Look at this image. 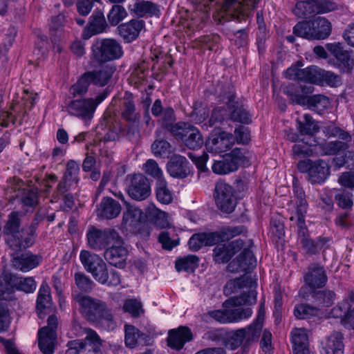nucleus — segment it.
I'll use <instances>...</instances> for the list:
<instances>
[{
  "label": "nucleus",
  "instance_id": "1",
  "mask_svg": "<svg viewBox=\"0 0 354 354\" xmlns=\"http://www.w3.org/2000/svg\"><path fill=\"white\" fill-rule=\"evenodd\" d=\"M128 122L122 124L115 115L106 113L97 127V132L104 142L118 141L121 138L132 142L139 137L140 122Z\"/></svg>",
  "mask_w": 354,
  "mask_h": 354
},
{
  "label": "nucleus",
  "instance_id": "2",
  "mask_svg": "<svg viewBox=\"0 0 354 354\" xmlns=\"http://www.w3.org/2000/svg\"><path fill=\"white\" fill-rule=\"evenodd\" d=\"M73 297L79 304L80 313L86 320L95 324H106L109 328H115L116 324L113 322V315L105 302L80 293Z\"/></svg>",
  "mask_w": 354,
  "mask_h": 354
},
{
  "label": "nucleus",
  "instance_id": "3",
  "mask_svg": "<svg viewBox=\"0 0 354 354\" xmlns=\"http://www.w3.org/2000/svg\"><path fill=\"white\" fill-rule=\"evenodd\" d=\"M256 286L257 281L251 277L242 276L229 281L226 283L225 288L230 289L232 292H237L244 288H249L250 290L248 292H243L239 296L230 298L225 301L224 304L235 307L255 304L257 292L254 288Z\"/></svg>",
  "mask_w": 354,
  "mask_h": 354
},
{
  "label": "nucleus",
  "instance_id": "4",
  "mask_svg": "<svg viewBox=\"0 0 354 354\" xmlns=\"http://www.w3.org/2000/svg\"><path fill=\"white\" fill-rule=\"evenodd\" d=\"M109 87L104 88L95 97L83 98L71 100L66 106V110L71 115L87 121L93 118L95 109L109 95Z\"/></svg>",
  "mask_w": 354,
  "mask_h": 354
},
{
  "label": "nucleus",
  "instance_id": "5",
  "mask_svg": "<svg viewBox=\"0 0 354 354\" xmlns=\"http://www.w3.org/2000/svg\"><path fill=\"white\" fill-rule=\"evenodd\" d=\"M93 59L97 63H106L120 58L123 55L120 44L113 39H97L91 47Z\"/></svg>",
  "mask_w": 354,
  "mask_h": 354
},
{
  "label": "nucleus",
  "instance_id": "6",
  "mask_svg": "<svg viewBox=\"0 0 354 354\" xmlns=\"http://www.w3.org/2000/svg\"><path fill=\"white\" fill-rule=\"evenodd\" d=\"M297 169L300 172L307 174V179L312 184H321L330 175L328 163L320 159L315 161L310 159L300 160L297 163Z\"/></svg>",
  "mask_w": 354,
  "mask_h": 354
},
{
  "label": "nucleus",
  "instance_id": "7",
  "mask_svg": "<svg viewBox=\"0 0 354 354\" xmlns=\"http://www.w3.org/2000/svg\"><path fill=\"white\" fill-rule=\"evenodd\" d=\"M214 199L217 207L223 213H232L236 205V191L223 180L216 182L214 188Z\"/></svg>",
  "mask_w": 354,
  "mask_h": 354
},
{
  "label": "nucleus",
  "instance_id": "8",
  "mask_svg": "<svg viewBox=\"0 0 354 354\" xmlns=\"http://www.w3.org/2000/svg\"><path fill=\"white\" fill-rule=\"evenodd\" d=\"M119 232L115 229H98L91 225L86 233L87 243L90 248L100 251L106 250L113 241L118 238Z\"/></svg>",
  "mask_w": 354,
  "mask_h": 354
},
{
  "label": "nucleus",
  "instance_id": "9",
  "mask_svg": "<svg viewBox=\"0 0 354 354\" xmlns=\"http://www.w3.org/2000/svg\"><path fill=\"white\" fill-rule=\"evenodd\" d=\"M299 229L298 235L303 249L310 255L315 254L322 250L328 248L330 239L327 237H318L316 240L309 238L305 220L296 221Z\"/></svg>",
  "mask_w": 354,
  "mask_h": 354
},
{
  "label": "nucleus",
  "instance_id": "10",
  "mask_svg": "<svg viewBox=\"0 0 354 354\" xmlns=\"http://www.w3.org/2000/svg\"><path fill=\"white\" fill-rule=\"evenodd\" d=\"M57 327L56 316L50 315L47 319V326L39 329L38 332V344L44 354H53L54 353Z\"/></svg>",
  "mask_w": 354,
  "mask_h": 354
},
{
  "label": "nucleus",
  "instance_id": "11",
  "mask_svg": "<svg viewBox=\"0 0 354 354\" xmlns=\"http://www.w3.org/2000/svg\"><path fill=\"white\" fill-rule=\"evenodd\" d=\"M127 257L128 250L124 246L122 236L119 234L118 238L114 239L105 250L104 258L109 264L119 268H124L127 264Z\"/></svg>",
  "mask_w": 354,
  "mask_h": 354
},
{
  "label": "nucleus",
  "instance_id": "12",
  "mask_svg": "<svg viewBox=\"0 0 354 354\" xmlns=\"http://www.w3.org/2000/svg\"><path fill=\"white\" fill-rule=\"evenodd\" d=\"M234 142L232 134L214 130L205 142L207 150L211 153H222L230 149Z\"/></svg>",
  "mask_w": 354,
  "mask_h": 354
},
{
  "label": "nucleus",
  "instance_id": "13",
  "mask_svg": "<svg viewBox=\"0 0 354 354\" xmlns=\"http://www.w3.org/2000/svg\"><path fill=\"white\" fill-rule=\"evenodd\" d=\"M174 136L181 140L187 148L192 150L201 148L204 143L200 131L189 122H185V127H182Z\"/></svg>",
  "mask_w": 354,
  "mask_h": 354
},
{
  "label": "nucleus",
  "instance_id": "14",
  "mask_svg": "<svg viewBox=\"0 0 354 354\" xmlns=\"http://www.w3.org/2000/svg\"><path fill=\"white\" fill-rule=\"evenodd\" d=\"M11 258L12 267L23 272H29L38 267L43 261L41 255L33 254L30 251L11 254Z\"/></svg>",
  "mask_w": 354,
  "mask_h": 354
},
{
  "label": "nucleus",
  "instance_id": "15",
  "mask_svg": "<svg viewBox=\"0 0 354 354\" xmlns=\"http://www.w3.org/2000/svg\"><path fill=\"white\" fill-rule=\"evenodd\" d=\"M109 24L101 10H95L89 17L88 23L83 29L82 37L88 39L94 35L106 32Z\"/></svg>",
  "mask_w": 354,
  "mask_h": 354
},
{
  "label": "nucleus",
  "instance_id": "16",
  "mask_svg": "<svg viewBox=\"0 0 354 354\" xmlns=\"http://www.w3.org/2000/svg\"><path fill=\"white\" fill-rule=\"evenodd\" d=\"M304 281L311 291L325 286L328 277L324 267L319 263H312L304 275Z\"/></svg>",
  "mask_w": 354,
  "mask_h": 354
},
{
  "label": "nucleus",
  "instance_id": "17",
  "mask_svg": "<svg viewBox=\"0 0 354 354\" xmlns=\"http://www.w3.org/2000/svg\"><path fill=\"white\" fill-rule=\"evenodd\" d=\"M36 238L23 227L18 233L6 237V243L8 248L12 251V254H15L32 246L35 243Z\"/></svg>",
  "mask_w": 354,
  "mask_h": 354
},
{
  "label": "nucleus",
  "instance_id": "18",
  "mask_svg": "<svg viewBox=\"0 0 354 354\" xmlns=\"http://www.w3.org/2000/svg\"><path fill=\"white\" fill-rule=\"evenodd\" d=\"M73 330L77 335H86L85 344L82 354H102V340L95 331L91 328H82L78 324H74Z\"/></svg>",
  "mask_w": 354,
  "mask_h": 354
},
{
  "label": "nucleus",
  "instance_id": "19",
  "mask_svg": "<svg viewBox=\"0 0 354 354\" xmlns=\"http://www.w3.org/2000/svg\"><path fill=\"white\" fill-rule=\"evenodd\" d=\"M127 192L129 196L135 201L145 200L151 194L150 183L148 178L140 174L133 175Z\"/></svg>",
  "mask_w": 354,
  "mask_h": 354
},
{
  "label": "nucleus",
  "instance_id": "20",
  "mask_svg": "<svg viewBox=\"0 0 354 354\" xmlns=\"http://www.w3.org/2000/svg\"><path fill=\"white\" fill-rule=\"evenodd\" d=\"M257 261L253 252L248 248H244L241 254L232 260L227 267L230 272H249L256 266Z\"/></svg>",
  "mask_w": 354,
  "mask_h": 354
},
{
  "label": "nucleus",
  "instance_id": "21",
  "mask_svg": "<svg viewBox=\"0 0 354 354\" xmlns=\"http://www.w3.org/2000/svg\"><path fill=\"white\" fill-rule=\"evenodd\" d=\"M292 101L300 105H308L310 109L319 114H322L330 104L329 99L323 95L308 96L294 94L292 95Z\"/></svg>",
  "mask_w": 354,
  "mask_h": 354
},
{
  "label": "nucleus",
  "instance_id": "22",
  "mask_svg": "<svg viewBox=\"0 0 354 354\" xmlns=\"http://www.w3.org/2000/svg\"><path fill=\"white\" fill-rule=\"evenodd\" d=\"M261 0H245L242 3L239 0H224L221 7V12L229 15L231 18L238 17L239 14L254 9Z\"/></svg>",
  "mask_w": 354,
  "mask_h": 354
},
{
  "label": "nucleus",
  "instance_id": "23",
  "mask_svg": "<svg viewBox=\"0 0 354 354\" xmlns=\"http://www.w3.org/2000/svg\"><path fill=\"white\" fill-rule=\"evenodd\" d=\"M192 339L193 334L191 329L187 326H180L169 331L167 345L173 349L180 351Z\"/></svg>",
  "mask_w": 354,
  "mask_h": 354
},
{
  "label": "nucleus",
  "instance_id": "24",
  "mask_svg": "<svg viewBox=\"0 0 354 354\" xmlns=\"http://www.w3.org/2000/svg\"><path fill=\"white\" fill-rule=\"evenodd\" d=\"M328 50L335 57L337 66L343 73H349L352 69L353 60L347 50L344 49L340 43L328 44L326 45Z\"/></svg>",
  "mask_w": 354,
  "mask_h": 354
},
{
  "label": "nucleus",
  "instance_id": "25",
  "mask_svg": "<svg viewBox=\"0 0 354 354\" xmlns=\"http://www.w3.org/2000/svg\"><path fill=\"white\" fill-rule=\"evenodd\" d=\"M167 169L173 178L183 179L187 177L190 173L189 162L185 157L174 154L167 162Z\"/></svg>",
  "mask_w": 354,
  "mask_h": 354
},
{
  "label": "nucleus",
  "instance_id": "26",
  "mask_svg": "<svg viewBox=\"0 0 354 354\" xmlns=\"http://www.w3.org/2000/svg\"><path fill=\"white\" fill-rule=\"evenodd\" d=\"M124 342L125 345L131 348L138 345H149L151 344L150 335L140 331L133 325H124Z\"/></svg>",
  "mask_w": 354,
  "mask_h": 354
},
{
  "label": "nucleus",
  "instance_id": "27",
  "mask_svg": "<svg viewBox=\"0 0 354 354\" xmlns=\"http://www.w3.org/2000/svg\"><path fill=\"white\" fill-rule=\"evenodd\" d=\"M144 26L143 20L132 19L127 23L119 25L117 30L123 40L127 43H130L137 39Z\"/></svg>",
  "mask_w": 354,
  "mask_h": 354
},
{
  "label": "nucleus",
  "instance_id": "28",
  "mask_svg": "<svg viewBox=\"0 0 354 354\" xmlns=\"http://www.w3.org/2000/svg\"><path fill=\"white\" fill-rule=\"evenodd\" d=\"M220 236L217 232L198 233L193 234L189 240V248L198 251L203 246L213 245L219 243Z\"/></svg>",
  "mask_w": 354,
  "mask_h": 354
},
{
  "label": "nucleus",
  "instance_id": "29",
  "mask_svg": "<svg viewBox=\"0 0 354 354\" xmlns=\"http://www.w3.org/2000/svg\"><path fill=\"white\" fill-rule=\"evenodd\" d=\"M13 274L3 272L0 275V301H11L15 300L16 286Z\"/></svg>",
  "mask_w": 354,
  "mask_h": 354
},
{
  "label": "nucleus",
  "instance_id": "30",
  "mask_svg": "<svg viewBox=\"0 0 354 354\" xmlns=\"http://www.w3.org/2000/svg\"><path fill=\"white\" fill-rule=\"evenodd\" d=\"M227 99V106L231 110L230 118L234 122L249 124L251 122L250 113L243 108V105L235 101V96L229 93L226 97Z\"/></svg>",
  "mask_w": 354,
  "mask_h": 354
},
{
  "label": "nucleus",
  "instance_id": "31",
  "mask_svg": "<svg viewBox=\"0 0 354 354\" xmlns=\"http://www.w3.org/2000/svg\"><path fill=\"white\" fill-rule=\"evenodd\" d=\"M263 326L262 324L252 322L250 325L240 328L244 342L243 351H248L251 346L259 341Z\"/></svg>",
  "mask_w": 354,
  "mask_h": 354
},
{
  "label": "nucleus",
  "instance_id": "32",
  "mask_svg": "<svg viewBox=\"0 0 354 354\" xmlns=\"http://www.w3.org/2000/svg\"><path fill=\"white\" fill-rule=\"evenodd\" d=\"M343 335L334 331L322 342V354H343Z\"/></svg>",
  "mask_w": 354,
  "mask_h": 354
},
{
  "label": "nucleus",
  "instance_id": "33",
  "mask_svg": "<svg viewBox=\"0 0 354 354\" xmlns=\"http://www.w3.org/2000/svg\"><path fill=\"white\" fill-rule=\"evenodd\" d=\"M115 68L110 65L102 66L98 70L87 71L91 83L97 86H104L110 82L114 72Z\"/></svg>",
  "mask_w": 354,
  "mask_h": 354
},
{
  "label": "nucleus",
  "instance_id": "34",
  "mask_svg": "<svg viewBox=\"0 0 354 354\" xmlns=\"http://www.w3.org/2000/svg\"><path fill=\"white\" fill-rule=\"evenodd\" d=\"M293 192L297 198L296 215L291 216L290 220L296 221L304 220L307 211L308 204L306 200V195L303 188L298 185V180L294 178L292 182Z\"/></svg>",
  "mask_w": 354,
  "mask_h": 354
},
{
  "label": "nucleus",
  "instance_id": "35",
  "mask_svg": "<svg viewBox=\"0 0 354 354\" xmlns=\"http://www.w3.org/2000/svg\"><path fill=\"white\" fill-rule=\"evenodd\" d=\"M99 215L107 219H112L117 217L121 212L120 204L111 197H104L100 203V207L98 209Z\"/></svg>",
  "mask_w": 354,
  "mask_h": 354
},
{
  "label": "nucleus",
  "instance_id": "36",
  "mask_svg": "<svg viewBox=\"0 0 354 354\" xmlns=\"http://www.w3.org/2000/svg\"><path fill=\"white\" fill-rule=\"evenodd\" d=\"M297 129L300 136H313L319 131V127L313 117L306 113L296 120Z\"/></svg>",
  "mask_w": 354,
  "mask_h": 354
},
{
  "label": "nucleus",
  "instance_id": "37",
  "mask_svg": "<svg viewBox=\"0 0 354 354\" xmlns=\"http://www.w3.org/2000/svg\"><path fill=\"white\" fill-rule=\"evenodd\" d=\"M160 116L162 127L169 131L172 136L176 134V132H178L182 127H185V122L174 123L176 120L175 113L173 108L170 106L165 108Z\"/></svg>",
  "mask_w": 354,
  "mask_h": 354
},
{
  "label": "nucleus",
  "instance_id": "38",
  "mask_svg": "<svg viewBox=\"0 0 354 354\" xmlns=\"http://www.w3.org/2000/svg\"><path fill=\"white\" fill-rule=\"evenodd\" d=\"M311 21V28L315 39H325L329 37L332 30V25L327 19L318 17Z\"/></svg>",
  "mask_w": 354,
  "mask_h": 354
},
{
  "label": "nucleus",
  "instance_id": "39",
  "mask_svg": "<svg viewBox=\"0 0 354 354\" xmlns=\"http://www.w3.org/2000/svg\"><path fill=\"white\" fill-rule=\"evenodd\" d=\"M310 296L313 304L319 308V307H329L332 306L336 295L333 290L326 289L312 290L310 292Z\"/></svg>",
  "mask_w": 354,
  "mask_h": 354
},
{
  "label": "nucleus",
  "instance_id": "40",
  "mask_svg": "<svg viewBox=\"0 0 354 354\" xmlns=\"http://www.w3.org/2000/svg\"><path fill=\"white\" fill-rule=\"evenodd\" d=\"M51 296L50 288L47 284H41L37 299V310L40 318H44L45 310L50 306Z\"/></svg>",
  "mask_w": 354,
  "mask_h": 354
},
{
  "label": "nucleus",
  "instance_id": "41",
  "mask_svg": "<svg viewBox=\"0 0 354 354\" xmlns=\"http://www.w3.org/2000/svg\"><path fill=\"white\" fill-rule=\"evenodd\" d=\"M155 191L156 198L160 203L168 205L172 202L174 194L168 187L165 179H159L156 181Z\"/></svg>",
  "mask_w": 354,
  "mask_h": 354
},
{
  "label": "nucleus",
  "instance_id": "42",
  "mask_svg": "<svg viewBox=\"0 0 354 354\" xmlns=\"http://www.w3.org/2000/svg\"><path fill=\"white\" fill-rule=\"evenodd\" d=\"M121 115L127 122H140V113L136 111L133 100L127 97L121 102Z\"/></svg>",
  "mask_w": 354,
  "mask_h": 354
},
{
  "label": "nucleus",
  "instance_id": "43",
  "mask_svg": "<svg viewBox=\"0 0 354 354\" xmlns=\"http://www.w3.org/2000/svg\"><path fill=\"white\" fill-rule=\"evenodd\" d=\"M131 10L140 17L147 15H156L159 12L158 6L149 1H137Z\"/></svg>",
  "mask_w": 354,
  "mask_h": 354
},
{
  "label": "nucleus",
  "instance_id": "44",
  "mask_svg": "<svg viewBox=\"0 0 354 354\" xmlns=\"http://www.w3.org/2000/svg\"><path fill=\"white\" fill-rule=\"evenodd\" d=\"M21 213L15 211L10 212L8 215L7 221L3 226V233L6 237L21 231Z\"/></svg>",
  "mask_w": 354,
  "mask_h": 354
},
{
  "label": "nucleus",
  "instance_id": "45",
  "mask_svg": "<svg viewBox=\"0 0 354 354\" xmlns=\"http://www.w3.org/2000/svg\"><path fill=\"white\" fill-rule=\"evenodd\" d=\"M199 259L196 255L189 254L176 261L175 268L178 272H194L198 266Z\"/></svg>",
  "mask_w": 354,
  "mask_h": 354
},
{
  "label": "nucleus",
  "instance_id": "46",
  "mask_svg": "<svg viewBox=\"0 0 354 354\" xmlns=\"http://www.w3.org/2000/svg\"><path fill=\"white\" fill-rule=\"evenodd\" d=\"M142 219V212L140 209L129 207L123 214L122 223L127 227L136 228L141 223Z\"/></svg>",
  "mask_w": 354,
  "mask_h": 354
},
{
  "label": "nucleus",
  "instance_id": "47",
  "mask_svg": "<svg viewBox=\"0 0 354 354\" xmlns=\"http://www.w3.org/2000/svg\"><path fill=\"white\" fill-rule=\"evenodd\" d=\"M80 259L84 269L90 273L103 261L98 254L85 250L80 252Z\"/></svg>",
  "mask_w": 354,
  "mask_h": 354
},
{
  "label": "nucleus",
  "instance_id": "48",
  "mask_svg": "<svg viewBox=\"0 0 354 354\" xmlns=\"http://www.w3.org/2000/svg\"><path fill=\"white\" fill-rule=\"evenodd\" d=\"M230 162L235 165L236 171L240 165L244 167L249 165V152L243 148H234L229 153H226Z\"/></svg>",
  "mask_w": 354,
  "mask_h": 354
},
{
  "label": "nucleus",
  "instance_id": "49",
  "mask_svg": "<svg viewBox=\"0 0 354 354\" xmlns=\"http://www.w3.org/2000/svg\"><path fill=\"white\" fill-rule=\"evenodd\" d=\"M228 118L230 114L224 106L216 107L212 110L208 122L203 124V128L207 129L208 127H216Z\"/></svg>",
  "mask_w": 354,
  "mask_h": 354
},
{
  "label": "nucleus",
  "instance_id": "50",
  "mask_svg": "<svg viewBox=\"0 0 354 354\" xmlns=\"http://www.w3.org/2000/svg\"><path fill=\"white\" fill-rule=\"evenodd\" d=\"M92 84L87 72L83 73L77 82L70 87V94L75 97L87 93L89 85Z\"/></svg>",
  "mask_w": 354,
  "mask_h": 354
},
{
  "label": "nucleus",
  "instance_id": "51",
  "mask_svg": "<svg viewBox=\"0 0 354 354\" xmlns=\"http://www.w3.org/2000/svg\"><path fill=\"white\" fill-rule=\"evenodd\" d=\"M320 309L307 304H298L295 307L294 315L300 319H309L319 315Z\"/></svg>",
  "mask_w": 354,
  "mask_h": 354
},
{
  "label": "nucleus",
  "instance_id": "52",
  "mask_svg": "<svg viewBox=\"0 0 354 354\" xmlns=\"http://www.w3.org/2000/svg\"><path fill=\"white\" fill-rule=\"evenodd\" d=\"M151 151L156 157L169 158L172 153L171 145L163 139H157L151 145Z\"/></svg>",
  "mask_w": 354,
  "mask_h": 354
},
{
  "label": "nucleus",
  "instance_id": "53",
  "mask_svg": "<svg viewBox=\"0 0 354 354\" xmlns=\"http://www.w3.org/2000/svg\"><path fill=\"white\" fill-rule=\"evenodd\" d=\"M13 279H15V285L16 290L25 292L26 293L33 292L37 287V283L33 277H19L13 274Z\"/></svg>",
  "mask_w": 354,
  "mask_h": 354
},
{
  "label": "nucleus",
  "instance_id": "54",
  "mask_svg": "<svg viewBox=\"0 0 354 354\" xmlns=\"http://www.w3.org/2000/svg\"><path fill=\"white\" fill-rule=\"evenodd\" d=\"M243 339L241 329L226 332L225 339V346L230 350H235L239 346H242L243 349Z\"/></svg>",
  "mask_w": 354,
  "mask_h": 354
},
{
  "label": "nucleus",
  "instance_id": "55",
  "mask_svg": "<svg viewBox=\"0 0 354 354\" xmlns=\"http://www.w3.org/2000/svg\"><path fill=\"white\" fill-rule=\"evenodd\" d=\"M315 1H301L297 2L293 13L301 18H307L311 15L316 14L315 10Z\"/></svg>",
  "mask_w": 354,
  "mask_h": 354
},
{
  "label": "nucleus",
  "instance_id": "56",
  "mask_svg": "<svg viewBox=\"0 0 354 354\" xmlns=\"http://www.w3.org/2000/svg\"><path fill=\"white\" fill-rule=\"evenodd\" d=\"M214 173L219 175L227 174L236 171L235 165L230 162L226 154L219 160H215L212 166Z\"/></svg>",
  "mask_w": 354,
  "mask_h": 354
},
{
  "label": "nucleus",
  "instance_id": "57",
  "mask_svg": "<svg viewBox=\"0 0 354 354\" xmlns=\"http://www.w3.org/2000/svg\"><path fill=\"white\" fill-rule=\"evenodd\" d=\"M149 75V64L141 62L133 69L131 74V82L136 84H142L145 81Z\"/></svg>",
  "mask_w": 354,
  "mask_h": 354
},
{
  "label": "nucleus",
  "instance_id": "58",
  "mask_svg": "<svg viewBox=\"0 0 354 354\" xmlns=\"http://www.w3.org/2000/svg\"><path fill=\"white\" fill-rule=\"evenodd\" d=\"M74 279L75 285L82 292L88 293L95 286V283L84 272L75 273Z\"/></svg>",
  "mask_w": 354,
  "mask_h": 354
},
{
  "label": "nucleus",
  "instance_id": "59",
  "mask_svg": "<svg viewBox=\"0 0 354 354\" xmlns=\"http://www.w3.org/2000/svg\"><path fill=\"white\" fill-rule=\"evenodd\" d=\"M322 70L316 66H310L301 69V82L319 84Z\"/></svg>",
  "mask_w": 354,
  "mask_h": 354
},
{
  "label": "nucleus",
  "instance_id": "60",
  "mask_svg": "<svg viewBox=\"0 0 354 354\" xmlns=\"http://www.w3.org/2000/svg\"><path fill=\"white\" fill-rule=\"evenodd\" d=\"M311 26V21H299L294 26L293 33L295 35L304 39H315Z\"/></svg>",
  "mask_w": 354,
  "mask_h": 354
},
{
  "label": "nucleus",
  "instance_id": "61",
  "mask_svg": "<svg viewBox=\"0 0 354 354\" xmlns=\"http://www.w3.org/2000/svg\"><path fill=\"white\" fill-rule=\"evenodd\" d=\"M321 149L324 155H335L340 151L348 149V145L342 141L335 140L322 144Z\"/></svg>",
  "mask_w": 354,
  "mask_h": 354
},
{
  "label": "nucleus",
  "instance_id": "62",
  "mask_svg": "<svg viewBox=\"0 0 354 354\" xmlns=\"http://www.w3.org/2000/svg\"><path fill=\"white\" fill-rule=\"evenodd\" d=\"M291 342L292 348L308 346V336L306 330L294 328L291 332Z\"/></svg>",
  "mask_w": 354,
  "mask_h": 354
},
{
  "label": "nucleus",
  "instance_id": "63",
  "mask_svg": "<svg viewBox=\"0 0 354 354\" xmlns=\"http://www.w3.org/2000/svg\"><path fill=\"white\" fill-rule=\"evenodd\" d=\"M127 15L124 8L120 5H113L110 10L107 17L109 23L112 26L118 25Z\"/></svg>",
  "mask_w": 354,
  "mask_h": 354
},
{
  "label": "nucleus",
  "instance_id": "64",
  "mask_svg": "<svg viewBox=\"0 0 354 354\" xmlns=\"http://www.w3.org/2000/svg\"><path fill=\"white\" fill-rule=\"evenodd\" d=\"M17 122L13 106H10V110L0 109V127H9L10 125L15 127Z\"/></svg>",
  "mask_w": 354,
  "mask_h": 354
}]
</instances>
